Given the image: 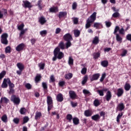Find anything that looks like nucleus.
<instances>
[{"label": "nucleus", "mask_w": 131, "mask_h": 131, "mask_svg": "<svg viewBox=\"0 0 131 131\" xmlns=\"http://www.w3.org/2000/svg\"><path fill=\"white\" fill-rule=\"evenodd\" d=\"M54 57L52 58V61H56L57 59L58 60H61L64 57V54L62 52L60 51L59 47L55 48L53 51Z\"/></svg>", "instance_id": "f257e3e1"}, {"label": "nucleus", "mask_w": 131, "mask_h": 131, "mask_svg": "<svg viewBox=\"0 0 131 131\" xmlns=\"http://www.w3.org/2000/svg\"><path fill=\"white\" fill-rule=\"evenodd\" d=\"M119 30H120L119 26H116V27L115 28L114 34L116 35V39L117 41H118V42H120V43H121V42H122L123 38L122 37H121V36H120L119 34L117 33L118 31L119 33Z\"/></svg>", "instance_id": "f03ea898"}, {"label": "nucleus", "mask_w": 131, "mask_h": 131, "mask_svg": "<svg viewBox=\"0 0 131 131\" xmlns=\"http://www.w3.org/2000/svg\"><path fill=\"white\" fill-rule=\"evenodd\" d=\"M9 35L8 33H3L1 36V42L3 45H5L7 46L9 43V41L8 40V37Z\"/></svg>", "instance_id": "7ed1b4c3"}, {"label": "nucleus", "mask_w": 131, "mask_h": 131, "mask_svg": "<svg viewBox=\"0 0 131 131\" xmlns=\"http://www.w3.org/2000/svg\"><path fill=\"white\" fill-rule=\"evenodd\" d=\"M11 101L15 104V105H19L20 103V99L19 97H17L16 95H12L11 97Z\"/></svg>", "instance_id": "20e7f679"}, {"label": "nucleus", "mask_w": 131, "mask_h": 131, "mask_svg": "<svg viewBox=\"0 0 131 131\" xmlns=\"http://www.w3.org/2000/svg\"><path fill=\"white\" fill-rule=\"evenodd\" d=\"M23 7L25 8V9H27V8L31 10V8H32L33 5L31 4V2L30 1H28V0H23Z\"/></svg>", "instance_id": "39448f33"}, {"label": "nucleus", "mask_w": 131, "mask_h": 131, "mask_svg": "<svg viewBox=\"0 0 131 131\" xmlns=\"http://www.w3.org/2000/svg\"><path fill=\"white\" fill-rule=\"evenodd\" d=\"M59 19H61L62 18H66L67 17V11H59L58 16Z\"/></svg>", "instance_id": "423d86ee"}, {"label": "nucleus", "mask_w": 131, "mask_h": 131, "mask_svg": "<svg viewBox=\"0 0 131 131\" xmlns=\"http://www.w3.org/2000/svg\"><path fill=\"white\" fill-rule=\"evenodd\" d=\"M97 13L96 11L94 12L90 16L91 24L94 23L96 20Z\"/></svg>", "instance_id": "0eeeda50"}, {"label": "nucleus", "mask_w": 131, "mask_h": 131, "mask_svg": "<svg viewBox=\"0 0 131 131\" xmlns=\"http://www.w3.org/2000/svg\"><path fill=\"white\" fill-rule=\"evenodd\" d=\"M47 105L51 106V108H53V101L52 97L50 96H47Z\"/></svg>", "instance_id": "6e6552de"}, {"label": "nucleus", "mask_w": 131, "mask_h": 131, "mask_svg": "<svg viewBox=\"0 0 131 131\" xmlns=\"http://www.w3.org/2000/svg\"><path fill=\"white\" fill-rule=\"evenodd\" d=\"M63 39L65 40V41L68 42L70 39H73V38L72 37V35H71L70 33H67V34H65L63 36Z\"/></svg>", "instance_id": "1a4fd4ad"}, {"label": "nucleus", "mask_w": 131, "mask_h": 131, "mask_svg": "<svg viewBox=\"0 0 131 131\" xmlns=\"http://www.w3.org/2000/svg\"><path fill=\"white\" fill-rule=\"evenodd\" d=\"M100 76V74L99 73H96L95 74H93L92 77L90 78L91 81H94V80H97L99 79Z\"/></svg>", "instance_id": "9d476101"}, {"label": "nucleus", "mask_w": 131, "mask_h": 131, "mask_svg": "<svg viewBox=\"0 0 131 131\" xmlns=\"http://www.w3.org/2000/svg\"><path fill=\"white\" fill-rule=\"evenodd\" d=\"M112 98V94L111 91H108H108H107V93L105 96L106 100V101H110V100H111Z\"/></svg>", "instance_id": "9b49d317"}, {"label": "nucleus", "mask_w": 131, "mask_h": 131, "mask_svg": "<svg viewBox=\"0 0 131 131\" xmlns=\"http://www.w3.org/2000/svg\"><path fill=\"white\" fill-rule=\"evenodd\" d=\"M25 48V45L24 43H20V45H18V46L16 47V51L17 52H20L21 51H23Z\"/></svg>", "instance_id": "f8f14e48"}, {"label": "nucleus", "mask_w": 131, "mask_h": 131, "mask_svg": "<svg viewBox=\"0 0 131 131\" xmlns=\"http://www.w3.org/2000/svg\"><path fill=\"white\" fill-rule=\"evenodd\" d=\"M50 13H56L57 12H59L58 7L57 6H54V7H50L49 8Z\"/></svg>", "instance_id": "ddd939ff"}, {"label": "nucleus", "mask_w": 131, "mask_h": 131, "mask_svg": "<svg viewBox=\"0 0 131 131\" xmlns=\"http://www.w3.org/2000/svg\"><path fill=\"white\" fill-rule=\"evenodd\" d=\"M36 6H37L38 7V8L39 9L40 11H41L43 7H45V5H43L42 2V0H38L37 4H36Z\"/></svg>", "instance_id": "4468645a"}, {"label": "nucleus", "mask_w": 131, "mask_h": 131, "mask_svg": "<svg viewBox=\"0 0 131 131\" xmlns=\"http://www.w3.org/2000/svg\"><path fill=\"white\" fill-rule=\"evenodd\" d=\"M9 83L8 78H4L3 80V82L2 84V88L3 89H6L8 88V83Z\"/></svg>", "instance_id": "2eb2a0df"}, {"label": "nucleus", "mask_w": 131, "mask_h": 131, "mask_svg": "<svg viewBox=\"0 0 131 131\" xmlns=\"http://www.w3.org/2000/svg\"><path fill=\"white\" fill-rule=\"evenodd\" d=\"M17 67L20 70V74L22 73V71L25 69V66L22 64V63H17Z\"/></svg>", "instance_id": "dca6fc26"}, {"label": "nucleus", "mask_w": 131, "mask_h": 131, "mask_svg": "<svg viewBox=\"0 0 131 131\" xmlns=\"http://www.w3.org/2000/svg\"><path fill=\"white\" fill-rule=\"evenodd\" d=\"M84 114L86 117H90V116H92L93 112L91 111V110H85Z\"/></svg>", "instance_id": "f3484780"}, {"label": "nucleus", "mask_w": 131, "mask_h": 131, "mask_svg": "<svg viewBox=\"0 0 131 131\" xmlns=\"http://www.w3.org/2000/svg\"><path fill=\"white\" fill-rule=\"evenodd\" d=\"M91 27V17H89L86 20V23L85 24V29H88Z\"/></svg>", "instance_id": "a211bd4d"}, {"label": "nucleus", "mask_w": 131, "mask_h": 131, "mask_svg": "<svg viewBox=\"0 0 131 131\" xmlns=\"http://www.w3.org/2000/svg\"><path fill=\"white\" fill-rule=\"evenodd\" d=\"M64 98L62 94H58L56 97V100L58 102H62L63 101Z\"/></svg>", "instance_id": "6ab92c4d"}, {"label": "nucleus", "mask_w": 131, "mask_h": 131, "mask_svg": "<svg viewBox=\"0 0 131 131\" xmlns=\"http://www.w3.org/2000/svg\"><path fill=\"white\" fill-rule=\"evenodd\" d=\"M69 94L71 99H75L77 97V95L74 91H70Z\"/></svg>", "instance_id": "aec40b11"}, {"label": "nucleus", "mask_w": 131, "mask_h": 131, "mask_svg": "<svg viewBox=\"0 0 131 131\" xmlns=\"http://www.w3.org/2000/svg\"><path fill=\"white\" fill-rule=\"evenodd\" d=\"M39 22L40 23L41 25H44L45 23H47V20L45 17L42 16L39 18Z\"/></svg>", "instance_id": "412c9836"}, {"label": "nucleus", "mask_w": 131, "mask_h": 131, "mask_svg": "<svg viewBox=\"0 0 131 131\" xmlns=\"http://www.w3.org/2000/svg\"><path fill=\"white\" fill-rule=\"evenodd\" d=\"M124 94V90L122 88H120L117 90V95L118 97H121Z\"/></svg>", "instance_id": "4be33fe9"}, {"label": "nucleus", "mask_w": 131, "mask_h": 131, "mask_svg": "<svg viewBox=\"0 0 131 131\" xmlns=\"http://www.w3.org/2000/svg\"><path fill=\"white\" fill-rule=\"evenodd\" d=\"M124 108H125V107L123 103H120L118 105L117 110H119V111H122Z\"/></svg>", "instance_id": "5701e85b"}, {"label": "nucleus", "mask_w": 131, "mask_h": 131, "mask_svg": "<svg viewBox=\"0 0 131 131\" xmlns=\"http://www.w3.org/2000/svg\"><path fill=\"white\" fill-rule=\"evenodd\" d=\"M73 123L75 125H78L80 123V120L78 117H74L73 118Z\"/></svg>", "instance_id": "b1692460"}, {"label": "nucleus", "mask_w": 131, "mask_h": 131, "mask_svg": "<svg viewBox=\"0 0 131 131\" xmlns=\"http://www.w3.org/2000/svg\"><path fill=\"white\" fill-rule=\"evenodd\" d=\"M73 32L75 37H79L81 34L80 30H78V29H75V30H73Z\"/></svg>", "instance_id": "393cba45"}, {"label": "nucleus", "mask_w": 131, "mask_h": 131, "mask_svg": "<svg viewBox=\"0 0 131 131\" xmlns=\"http://www.w3.org/2000/svg\"><path fill=\"white\" fill-rule=\"evenodd\" d=\"M92 119L95 121H98L99 119H100V116L99 114H95V115L92 116Z\"/></svg>", "instance_id": "a878e982"}, {"label": "nucleus", "mask_w": 131, "mask_h": 131, "mask_svg": "<svg viewBox=\"0 0 131 131\" xmlns=\"http://www.w3.org/2000/svg\"><path fill=\"white\" fill-rule=\"evenodd\" d=\"M42 86L43 88V91L45 93H48V84L47 82H42Z\"/></svg>", "instance_id": "bb28decb"}, {"label": "nucleus", "mask_w": 131, "mask_h": 131, "mask_svg": "<svg viewBox=\"0 0 131 131\" xmlns=\"http://www.w3.org/2000/svg\"><path fill=\"white\" fill-rule=\"evenodd\" d=\"M101 65L103 67L106 68L108 66V61L107 60H104V61H102L101 62Z\"/></svg>", "instance_id": "cd10ccee"}, {"label": "nucleus", "mask_w": 131, "mask_h": 131, "mask_svg": "<svg viewBox=\"0 0 131 131\" xmlns=\"http://www.w3.org/2000/svg\"><path fill=\"white\" fill-rule=\"evenodd\" d=\"M1 102H2V104L4 103L5 104H8L9 102V99L6 98V97H3L1 98Z\"/></svg>", "instance_id": "c85d7f7f"}, {"label": "nucleus", "mask_w": 131, "mask_h": 131, "mask_svg": "<svg viewBox=\"0 0 131 131\" xmlns=\"http://www.w3.org/2000/svg\"><path fill=\"white\" fill-rule=\"evenodd\" d=\"M102 27V24L101 23H96L94 24V27L96 29H100L101 27Z\"/></svg>", "instance_id": "c756f323"}, {"label": "nucleus", "mask_w": 131, "mask_h": 131, "mask_svg": "<svg viewBox=\"0 0 131 131\" xmlns=\"http://www.w3.org/2000/svg\"><path fill=\"white\" fill-rule=\"evenodd\" d=\"M73 40V39H69V41L66 42V49H69V48H70L72 46V43L71 42V41Z\"/></svg>", "instance_id": "7c9ffc66"}, {"label": "nucleus", "mask_w": 131, "mask_h": 131, "mask_svg": "<svg viewBox=\"0 0 131 131\" xmlns=\"http://www.w3.org/2000/svg\"><path fill=\"white\" fill-rule=\"evenodd\" d=\"M99 42V38L98 36H95L93 40V45H98Z\"/></svg>", "instance_id": "2f4dec72"}, {"label": "nucleus", "mask_w": 131, "mask_h": 131, "mask_svg": "<svg viewBox=\"0 0 131 131\" xmlns=\"http://www.w3.org/2000/svg\"><path fill=\"white\" fill-rule=\"evenodd\" d=\"M67 120H68L69 122H72L73 118V115L72 114H67L66 116Z\"/></svg>", "instance_id": "473e14b6"}, {"label": "nucleus", "mask_w": 131, "mask_h": 131, "mask_svg": "<svg viewBox=\"0 0 131 131\" xmlns=\"http://www.w3.org/2000/svg\"><path fill=\"white\" fill-rule=\"evenodd\" d=\"M100 56L101 54L99 52L97 53H93V58L94 59H95V60H96V59H98V58H100Z\"/></svg>", "instance_id": "72a5a7b5"}, {"label": "nucleus", "mask_w": 131, "mask_h": 131, "mask_svg": "<svg viewBox=\"0 0 131 131\" xmlns=\"http://www.w3.org/2000/svg\"><path fill=\"white\" fill-rule=\"evenodd\" d=\"M58 47L61 50H64L66 48L65 45L63 41H60V42H59V43L58 44Z\"/></svg>", "instance_id": "f704fd0d"}, {"label": "nucleus", "mask_w": 131, "mask_h": 131, "mask_svg": "<svg viewBox=\"0 0 131 131\" xmlns=\"http://www.w3.org/2000/svg\"><path fill=\"white\" fill-rule=\"evenodd\" d=\"M101 103L98 99H95L94 101V105L95 107H98L100 105Z\"/></svg>", "instance_id": "c9c22d12"}, {"label": "nucleus", "mask_w": 131, "mask_h": 131, "mask_svg": "<svg viewBox=\"0 0 131 131\" xmlns=\"http://www.w3.org/2000/svg\"><path fill=\"white\" fill-rule=\"evenodd\" d=\"M41 77L42 76L40 74L36 75V77L35 78V82L38 83L39 81H40Z\"/></svg>", "instance_id": "e433bc0d"}, {"label": "nucleus", "mask_w": 131, "mask_h": 131, "mask_svg": "<svg viewBox=\"0 0 131 131\" xmlns=\"http://www.w3.org/2000/svg\"><path fill=\"white\" fill-rule=\"evenodd\" d=\"M41 116H42L41 112H36L35 116V119H36V120H37V119L40 118Z\"/></svg>", "instance_id": "4c0bfd02"}, {"label": "nucleus", "mask_w": 131, "mask_h": 131, "mask_svg": "<svg viewBox=\"0 0 131 131\" xmlns=\"http://www.w3.org/2000/svg\"><path fill=\"white\" fill-rule=\"evenodd\" d=\"M8 84H9V90L10 91V89H12V88H14L15 85H14V83L11 82L10 78H8Z\"/></svg>", "instance_id": "58836bf2"}, {"label": "nucleus", "mask_w": 131, "mask_h": 131, "mask_svg": "<svg viewBox=\"0 0 131 131\" xmlns=\"http://www.w3.org/2000/svg\"><path fill=\"white\" fill-rule=\"evenodd\" d=\"M6 74H7V72L4 70L0 73V80L3 79L5 77Z\"/></svg>", "instance_id": "ea45409f"}, {"label": "nucleus", "mask_w": 131, "mask_h": 131, "mask_svg": "<svg viewBox=\"0 0 131 131\" xmlns=\"http://www.w3.org/2000/svg\"><path fill=\"white\" fill-rule=\"evenodd\" d=\"M1 119H2V121H3L4 122H7V121H8V116H7L6 114H4L2 117Z\"/></svg>", "instance_id": "a19ab883"}, {"label": "nucleus", "mask_w": 131, "mask_h": 131, "mask_svg": "<svg viewBox=\"0 0 131 131\" xmlns=\"http://www.w3.org/2000/svg\"><path fill=\"white\" fill-rule=\"evenodd\" d=\"M73 76V74L72 73H68L65 75L66 79H71Z\"/></svg>", "instance_id": "79ce46f5"}, {"label": "nucleus", "mask_w": 131, "mask_h": 131, "mask_svg": "<svg viewBox=\"0 0 131 131\" xmlns=\"http://www.w3.org/2000/svg\"><path fill=\"white\" fill-rule=\"evenodd\" d=\"M131 89V85L129 83H125L124 85V89L125 91H128Z\"/></svg>", "instance_id": "37998d69"}, {"label": "nucleus", "mask_w": 131, "mask_h": 131, "mask_svg": "<svg viewBox=\"0 0 131 131\" xmlns=\"http://www.w3.org/2000/svg\"><path fill=\"white\" fill-rule=\"evenodd\" d=\"M39 68L40 70H43L46 66L45 63H39L38 64Z\"/></svg>", "instance_id": "c03bdc74"}, {"label": "nucleus", "mask_w": 131, "mask_h": 131, "mask_svg": "<svg viewBox=\"0 0 131 131\" xmlns=\"http://www.w3.org/2000/svg\"><path fill=\"white\" fill-rule=\"evenodd\" d=\"M19 112L20 114L25 115L27 112V109L24 107L22 108H20Z\"/></svg>", "instance_id": "a18cd8bd"}, {"label": "nucleus", "mask_w": 131, "mask_h": 131, "mask_svg": "<svg viewBox=\"0 0 131 131\" xmlns=\"http://www.w3.org/2000/svg\"><path fill=\"white\" fill-rule=\"evenodd\" d=\"M88 80V75H85L83 78V80L82 81V84L84 85L85 84V83L87 82Z\"/></svg>", "instance_id": "49530a36"}, {"label": "nucleus", "mask_w": 131, "mask_h": 131, "mask_svg": "<svg viewBox=\"0 0 131 131\" xmlns=\"http://www.w3.org/2000/svg\"><path fill=\"white\" fill-rule=\"evenodd\" d=\"M123 115V112H121V113H119L117 117V122H120V118H121L122 116Z\"/></svg>", "instance_id": "de8ad7c7"}, {"label": "nucleus", "mask_w": 131, "mask_h": 131, "mask_svg": "<svg viewBox=\"0 0 131 131\" xmlns=\"http://www.w3.org/2000/svg\"><path fill=\"white\" fill-rule=\"evenodd\" d=\"M119 16H120V14H119L118 11H115V13H114V14H113L112 15V17H113L114 18H118Z\"/></svg>", "instance_id": "09e8293b"}, {"label": "nucleus", "mask_w": 131, "mask_h": 131, "mask_svg": "<svg viewBox=\"0 0 131 131\" xmlns=\"http://www.w3.org/2000/svg\"><path fill=\"white\" fill-rule=\"evenodd\" d=\"M69 64L73 65L74 64V59L72 57H69Z\"/></svg>", "instance_id": "8fccbe9b"}, {"label": "nucleus", "mask_w": 131, "mask_h": 131, "mask_svg": "<svg viewBox=\"0 0 131 131\" xmlns=\"http://www.w3.org/2000/svg\"><path fill=\"white\" fill-rule=\"evenodd\" d=\"M29 121V118L28 116H25V117L23 118V124H25V123H27Z\"/></svg>", "instance_id": "3c124183"}, {"label": "nucleus", "mask_w": 131, "mask_h": 131, "mask_svg": "<svg viewBox=\"0 0 131 131\" xmlns=\"http://www.w3.org/2000/svg\"><path fill=\"white\" fill-rule=\"evenodd\" d=\"M5 53L6 54H10L11 53L10 47H7L5 49Z\"/></svg>", "instance_id": "603ef678"}, {"label": "nucleus", "mask_w": 131, "mask_h": 131, "mask_svg": "<svg viewBox=\"0 0 131 131\" xmlns=\"http://www.w3.org/2000/svg\"><path fill=\"white\" fill-rule=\"evenodd\" d=\"M83 93L84 95H88L89 96H91L92 94L89 91H88V90H83Z\"/></svg>", "instance_id": "864d4df0"}, {"label": "nucleus", "mask_w": 131, "mask_h": 131, "mask_svg": "<svg viewBox=\"0 0 131 131\" xmlns=\"http://www.w3.org/2000/svg\"><path fill=\"white\" fill-rule=\"evenodd\" d=\"M127 54V50H123L122 53L121 54V57H125Z\"/></svg>", "instance_id": "5fc2aeb1"}, {"label": "nucleus", "mask_w": 131, "mask_h": 131, "mask_svg": "<svg viewBox=\"0 0 131 131\" xmlns=\"http://www.w3.org/2000/svg\"><path fill=\"white\" fill-rule=\"evenodd\" d=\"M106 76V73H103L102 75V76L100 79V81L101 82H102L103 81V80H104L105 77Z\"/></svg>", "instance_id": "6e6d98bb"}, {"label": "nucleus", "mask_w": 131, "mask_h": 131, "mask_svg": "<svg viewBox=\"0 0 131 131\" xmlns=\"http://www.w3.org/2000/svg\"><path fill=\"white\" fill-rule=\"evenodd\" d=\"M55 78L54 75H51L50 79H49V82H55Z\"/></svg>", "instance_id": "4d7b16f0"}, {"label": "nucleus", "mask_w": 131, "mask_h": 131, "mask_svg": "<svg viewBox=\"0 0 131 131\" xmlns=\"http://www.w3.org/2000/svg\"><path fill=\"white\" fill-rule=\"evenodd\" d=\"M77 2H73L72 4V9L73 10H76L77 8Z\"/></svg>", "instance_id": "13d9d810"}, {"label": "nucleus", "mask_w": 131, "mask_h": 131, "mask_svg": "<svg viewBox=\"0 0 131 131\" xmlns=\"http://www.w3.org/2000/svg\"><path fill=\"white\" fill-rule=\"evenodd\" d=\"M97 92L98 93L99 95L101 96H103L104 94L103 93V90H98Z\"/></svg>", "instance_id": "bf43d9fd"}, {"label": "nucleus", "mask_w": 131, "mask_h": 131, "mask_svg": "<svg viewBox=\"0 0 131 131\" xmlns=\"http://www.w3.org/2000/svg\"><path fill=\"white\" fill-rule=\"evenodd\" d=\"M25 88H26L27 90H31L32 86L30 83H26V84H25Z\"/></svg>", "instance_id": "052dcab7"}, {"label": "nucleus", "mask_w": 131, "mask_h": 131, "mask_svg": "<svg viewBox=\"0 0 131 131\" xmlns=\"http://www.w3.org/2000/svg\"><path fill=\"white\" fill-rule=\"evenodd\" d=\"M48 32L47 30H42V31H40V34L41 35V36H43V35H47Z\"/></svg>", "instance_id": "680f3d73"}, {"label": "nucleus", "mask_w": 131, "mask_h": 131, "mask_svg": "<svg viewBox=\"0 0 131 131\" xmlns=\"http://www.w3.org/2000/svg\"><path fill=\"white\" fill-rule=\"evenodd\" d=\"M24 27H25V25L24 23H22V24H20V25H19V26H18V30H21V31L24 28Z\"/></svg>", "instance_id": "e2e57ef3"}, {"label": "nucleus", "mask_w": 131, "mask_h": 131, "mask_svg": "<svg viewBox=\"0 0 131 131\" xmlns=\"http://www.w3.org/2000/svg\"><path fill=\"white\" fill-rule=\"evenodd\" d=\"M13 122H14V123H15L16 124H18L20 121L19 118H14L13 120Z\"/></svg>", "instance_id": "0e129e2a"}, {"label": "nucleus", "mask_w": 131, "mask_h": 131, "mask_svg": "<svg viewBox=\"0 0 131 131\" xmlns=\"http://www.w3.org/2000/svg\"><path fill=\"white\" fill-rule=\"evenodd\" d=\"M119 34H121L122 35H124L125 34V31L124 28H121L119 30Z\"/></svg>", "instance_id": "69168bd1"}, {"label": "nucleus", "mask_w": 131, "mask_h": 131, "mask_svg": "<svg viewBox=\"0 0 131 131\" xmlns=\"http://www.w3.org/2000/svg\"><path fill=\"white\" fill-rule=\"evenodd\" d=\"M87 72V68H82L81 71V73L82 74H86Z\"/></svg>", "instance_id": "338daca9"}, {"label": "nucleus", "mask_w": 131, "mask_h": 131, "mask_svg": "<svg viewBox=\"0 0 131 131\" xmlns=\"http://www.w3.org/2000/svg\"><path fill=\"white\" fill-rule=\"evenodd\" d=\"M37 39H36V38H32L31 39V42L32 43V45L33 46L34 45H35V43H36V41H37Z\"/></svg>", "instance_id": "774afa93"}]
</instances>
